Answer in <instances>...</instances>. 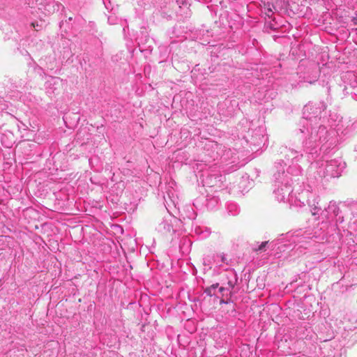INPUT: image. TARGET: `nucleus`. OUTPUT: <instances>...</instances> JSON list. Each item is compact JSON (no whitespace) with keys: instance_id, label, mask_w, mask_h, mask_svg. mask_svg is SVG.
Listing matches in <instances>:
<instances>
[{"instance_id":"obj_1","label":"nucleus","mask_w":357,"mask_h":357,"mask_svg":"<svg viewBox=\"0 0 357 357\" xmlns=\"http://www.w3.org/2000/svg\"><path fill=\"white\" fill-rule=\"evenodd\" d=\"M267 243H268V241L262 242L257 250H258V251L263 250L264 249V248L266 247V245H267Z\"/></svg>"},{"instance_id":"obj_2","label":"nucleus","mask_w":357,"mask_h":357,"mask_svg":"<svg viewBox=\"0 0 357 357\" xmlns=\"http://www.w3.org/2000/svg\"><path fill=\"white\" fill-rule=\"evenodd\" d=\"M208 295L211 296H212V294H211V291H208Z\"/></svg>"},{"instance_id":"obj_3","label":"nucleus","mask_w":357,"mask_h":357,"mask_svg":"<svg viewBox=\"0 0 357 357\" xmlns=\"http://www.w3.org/2000/svg\"><path fill=\"white\" fill-rule=\"evenodd\" d=\"M223 289H224V288H223V287H221V288H220V289H219V290L222 291Z\"/></svg>"}]
</instances>
